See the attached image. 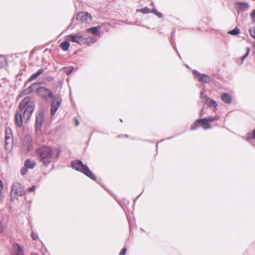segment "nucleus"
Returning <instances> with one entry per match:
<instances>
[{"instance_id": "1", "label": "nucleus", "mask_w": 255, "mask_h": 255, "mask_svg": "<svg viewBox=\"0 0 255 255\" xmlns=\"http://www.w3.org/2000/svg\"><path fill=\"white\" fill-rule=\"evenodd\" d=\"M34 104L29 97H26L20 103L18 110L15 115L16 126L21 127L23 122H27L30 119L33 111Z\"/></svg>"}, {"instance_id": "2", "label": "nucleus", "mask_w": 255, "mask_h": 255, "mask_svg": "<svg viewBox=\"0 0 255 255\" xmlns=\"http://www.w3.org/2000/svg\"><path fill=\"white\" fill-rule=\"evenodd\" d=\"M37 153L39 161L45 165L56 160L60 154L58 150L57 153L55 154L54 150L50 146H42L37 148Z\"/></svg>"}, {"instance_id": "3", "label": "nucleus", "mask_w": 255, "mask_h": 255, "mask_svg": "<svg viewBox=\"0 0 255 255\" xmlns=\"http://www.w3.org/2000/svg\"><path fill=\"white\" fill-rule=\"evenodd\" d=\"M72 167L73 169L83 173L84 174L95 180L96 176L90 171L89 168L84 165L81 160H77L72 162Z\"/></svg>"}, {"instance_id": "4", "label": "nucleus", "mask_w": 255, "mask_h": 255, "mask_svg": "<svg viewBox=\"0 0 255 255\" xmlns=\"http://www.w3.org/2000/svg\"><path fill=\"white\" fill-rule=\"evenodd\" d=\"M25 193V191L20 183L15 182L13 184L10 191V197L12 200L18 199L19 196H22Z\"/></svg>"}, {"instance_id": "5", "label": "nucleus", "mask_w": 255, "mask_h": 255, "mask_svg": "<svg viewBox=\"0 0 255 255\" xmlns=\"http://www.w3.org/2000/svg\"><path fill=\"white\" fill-rule=\"evenodd\" d=\"M5 148L6 150L10 149L13 144L11 129L10 128H6L5 130Z\"/></svg>"}, {"instance_id": "6", "label": "nucleus", "mask_w": 255, "mask_h": 255, "mask_svg": "<svg viewBox=\"0 0 255 255\" xmlns=\"http://www.w3.org/2000/svg\"><path fill=\"white\" fill-rule=\"evenodd\" d=\"M77 19L82 23H89L91 22L92 17L87 12L80 11L77 14Z\"/></svg>"}, {"instance_id": "7", "label": "nucleus", "mask_w": 255, "mask_h": 255, "mask_svg": "<svg viewBox=\"0 0 255 255\" xmlns=\"http://www.w3.org/2000/svg\"><path fill=\"white\" fill-rule=\"evenodd\" d=\"M192 73L194 78L201 83H207L210 81V77L206 74H201L195 70H193Z\"/></svg>"}, {"instance_id": "8", "label": "nucleus", "mask_w": 255, "mask_h": 255, "mask_svg": "<svg viewBox=\"0 0 255 255\" xmlns=\"http://www.w3.org/2000/svg\"><path fill=\"white\" fill-rule=\"evenodd\" d=\"M37 92L39 95L44 98L45 100L53 98L52 92L48 89L44 87H40L37 89Z\"/></svg>"}, {"instance_id": "9", "label": "nucleus", "mask_w": 255, "mask_h": 255, "mask_svg": "<svg viewBox=\"0 0 255 255\" xmlns=\"http://www.w3.org/2000/svg\"><path fill=\"white\" fill-rule=\"evenodd\" d=\"M53 98L51 110V114L52 116L55 114L56 112L60 106L62 101L61 97L60 95H56L53 97Z\"/></svg>"}, {"instance_id": "10", "label": "nucleus", "mask_w": 255, "mask_h": 255, "mask_svg": "<svg viewBox=\"0 0 255 255\" xmlns=\"http://www.w3.org/2000/svg\"><path fill=\"white\" fill-rule=\"evenodd\" d=\"M44 115L42 112H39L36 116V130H40L41 128L43 121L44 120Z\"/></svg>"}, {"instance_id": "11", "label": "nucleus", "mask_w": 255, "mask_h": 255, "mask_svg": "<svg viewBox=\"0 0 255 255\" xmlns=\"http://www.w3.org/2000/svg\"><path fill=\"white\" fill-rule=\"evenodd\" d=\"M68 40L77 43H80L85 40L84 37L82 35L78 34L69 35L68 36Z\"/></svg>"}, {"instance_id": "12", "label": "nucleus", "mask_w": 255, "mask_h": 255, "mask_svg": "<svg viewBox=\"0 0 255 255\" xmlns=\"http://www.w3.org/2000/svg\"><path fill=\"white\" fill-rule=\"evenodd\" d=\"M13 248L15 250L13 255H24V251L19 244H14L13 245Z\"/></svg>"}, {"instance_id": "13", "label": "nucleus", "mask_w": 255, "mask_h": 255, "mask_svg": "<svg viewBox=\"0 0 255 255\" xmlns=\"http://www.w3.org/2000/svg\"><path fill=\"white\" fill-rule=\"evenodd\" d=\"M44 72L42 69H39L36 73L32 74L28 79V81L30 82L36 79L39 76L41 75Z\"/></svg>"}, {"instance_id": "14", "label": "nucleus", "mask_w": 255, "mask_h": 255, "mask_svg": "<svg viewBox=\"0 0 255 255\" xmlns=\"http://www.w3.org/2000/svg\"><path fill=\"white\" fill-rule=\"evenodd\" d=\"M35 165V162L30 159H27L24 162V166L27 168L33 169Z\"/></svg>"}, {"instance_id": "15", "label": "nucleus", "mask_w": 255, "mask_h": 255, "mask_svg": "<svg viewBox=\"0 0 255 255\" xmlns=\"http://www.w3.org/2000/svg\"><path fill=\"white\" fill-rule=\"evenodd\" d=\"M222 100L227 104H230L232 101L231 95L228 93H224L221 96Z\"/></svg>"}, {"instance_id": "16", "label": "nucleus", "mask_w": 255, "mask_h": 255, "mask_svg": "<svg viewBox=\"0 0 255 255\" xmlns=\"http://www.w3.org/2000/svg\"><path fill=\"white\" fill-rule=\"evenodd\" d=\"M100 27L99 26L93 27L86 29L87 32H91L94 35H98Z\"/></svg>"}, {"instance_id": "17", "label": "nucleus", "mask_w": 255, "mask_h": 255, "mask_svg": "<svg viewBox=\"0 0 255 255\" xmlns=\"http://www.w3.org/2000/svg\"><path fill=\"white\" fill-rule=\"evenodd\" d=\"M70 46V43L68 41H65L62 42L60 45V48L64 51H67Z\"/></svg>"}, {"instance_id": "18", "label": "nucleus", "mask_w": 255, "mask_h": 255, "mask_svg": "<svg viewBox=\"0 0 255 255\" xmlns=\"http://www.w3.org/2000/svg\"><path fill=\"white\" fill-rule=\"evenodd\" d=\"M203 121V119H199L197 120L195 122H194L191 126L190 129L191 130H195L196 129L199 127V124L201 123V122Z\"/></svg>"}, {"instance_id": "19", "label": "nucleus", "mask_w": 255, "mask_h": 255, "mask_svg": "<svg viewBox=\"0 0 255 255\" xmlns=\"http://www.w3.org/2000/svg\"><path fill=\"white\" fill-rule=\"evenodd\" d=\"M207 102H208V105L209 107H213L214 108H216L217 106V103L213 100L210 99L208 97H207Z\"/></svg>"}, {"instance_id": "20", "label": "nucleus", "mask_w": 255, "mask_h": 255, "mask_svg": "<svg viewBox=\"0 0 255 255\" xmlns=\"http://www.w3.org/2000/svg\"><path fill=\"white\" fill-rule=\"evenodd\" d=\"M239 5V7L242 10H245L248 8V4L245 2H239L237 4Z\"/></svg>"}, {"instance_id": "21", "label": "nucleus", "mask_w": 255, "mask_h": 255, "mask_svg": "<svg viewBox=\"0 0 255 255\" xmlns=\"http://www.w3.org/2000/svg\"><path fill=\"white\" fill-rule=\"evenodd\" d=\"M201 125H202V127L204 128V129H209V128H211V125H210V124L207 121H202L201 122Z\"/></svg>"}, {"instance_id": "22", "label": "nucleus", "mask_w": 255, "mask_h": 255, "mask_svg": "<svg viewBox=\"0 0 255 255\" xmlns=\"http://www.w3.org/2000/svg\"><path fill=\"white\" fill-rule=\"evenodd\" d=\"M203 121H206L208 122H214L216 120H217L218 119V117L215 116V117H210L202 119Z\"/></svg>"}, {"instance_id": "23", "label": "nucleus", "mask_w": 255, "mask_h": 255, "mask_svg": "<svg viewBox=\"0 0 255 255\" xmlns=\"http://www.w3.org/2000/svg\"><path fill=\"white\" fill-rule=\"evenodd\" d=\"M73 70V67L72 66H69L68 67H64L63 68L64 72L66 73L67 75L70 74Z\"/></svg>"}, {"instance_id": "24", "label": "nucleus", "mask_w": 255, "mask_h": 255, "mask_svg": "<svg viewBox=\"0 0 255 255\" xmlns=\"http://www.w3.org/2000/svg\"><path fill=\"white\" fill-rule=\"evenodd\" d=\"M7 57L4 55H0V64L7 63Z\"/></svg>"}, {"instance_id": "25", "label": "nucleus", "mask_w": 255, "mask_h": 255, "mask_svg": "<svg viewBox=\"0 0 255 255\" xmlns=\"http://www.w3.org/2000/svg\"><path fill=\"white\" fill-rule=\"evenodd\" d=\"M232 35H237L240 33V29L238 28H235L234 29L229 32Z\"/></svg>"}, {"instance_id": "26", "label": "nucleus", "mask_w": 255, "mask_h": 255, "mask_svg": "<svg viewBox=\"0 0 255 255\" xmlns=\"http://www.w3.org/2000/svg\"><path fill=\"white\" fill-rule=\"evenodd\" d=\"M249 32L252 37L255 38V27H252L249 30Z\"/></svg>"}, {"instance_id": "27", "label": "nucleus", "mask_w": 255, "mask_h": 255, "mask_svg": "<svg viewBox=\"0 0 255 255\" xmlns=\"http://www.w3.org/2000/svg\"><path fill=\"white\" fill-rule=\"evenodd\" d=\"M140 11L143 13H148L150 12V8L147 7H144L140 9Z\"/></svg>"}, {"instance_id": "28", "label": "nucleus", "mask_w": 255, "mask_h": 255, "mask_svg": "<svg viewBox=\"0 0 255 255\" xmlns=\"http://www.w3.org/2000/svg\"><path fill=\"white\" fill-rule=\"evenodd\" d=\"M250 16L252 19V21L254 23H255V9L252 10L250 14Z\"/></svg>"}, {"instance_id": "29", "label": "nucleus", "mask_w": 255, "mask_h": 255, "mask_svg": "<svg viewBox=\"0 0 255 255\" xmlns=\"http://www.w3.org/2000/svg\"><path fill=\"white\" fill-rule=\"evenodd\" d=\"M27 169L28 168L25 167V166H24V167L22 168L20 171V173H21V175H24L25 174H26L27 173Z\"/></svg>"}, {"instance_id": "30", "label": "nucleus", "mask_w": 255, "mask_h": 255, "mask_svg": "<svg viewBox=\"0 0 255 255\" xmlns=\"http://www.w3.org/2000/svg\"><path fill=\"white\" fill-rule=\"evenodd\" d=\"M127 252V249L124 248H123L120 252V255H125Z\"/></svg>"}, {"instance_id": "31", "label": "nucleus", "mask_w": 255, "mask_h": 255, "mask_svg": "<svg viewBox=\"0 0 255 255\" xmlns=\"http://www.w3.org/2000/svg\"><path fill=\"white\" fill-rule=\"evenodd\" d=\"M35 188L36 186L35 185H33L29 188V191L30 192H32L35 190Z\"/></svg>"}, {"instance_id": "32", "label": "nucleus", "mask_w": 255, "mask_h": 255, "mask_svg": "<svg viewBox=\"0 0 255 255\" xmlns=\"http://www.w3.org/2000/svg\"><path fill=\"white\" fill-rule=\"evenodd\" d=\"M4 229V226L2 223L0 222V234L2 232Z\"/></svg>"}, {"instance_id": "33", "label": "nucleus", "mask_w": 255, "mask_h": 255, "mask_svg": "<svg viewBox=\"0 0 255 255\" xmlns=\"http://www.w3.org/2000/svg\"><path fill=\"white\" fill-rule=\"evenodd\" d=\"M31 236L33 240H36V236L34 234V233L32 232Z\"/></svg>"}, {"instance_id": "34", "label": "nucleus", "mask_w": 255, "mask_h": 255, "mask_svg": "<svg viewBox=\"0 0 255 255\" xmlns=\"http://www.w3.org/2000/svg\"><path fill=\"white\" fill-rule=\"evenodd\" d=\"M249 51H250V50H249V49H248L247 53L242 57V60L243 59H244L248 55V54L249 53Z\"/></svg>"}, {"instance_id": "35", "label": "nucleus", "mask_w": 255, "mask_h": 255, "mask_svg": "<svg viewBox=\"0 0 255 255\" xmlns=\"http://www.w3.org/2000/svg\"><path fill=\"white\" fill-rule=\"evenodd\" d=\"M47 80L49 81H50L53 80V78L52 77L49 76L47 78Z\"/></svg>"}, {"instance_id": "36", "label": "nucleus", "mask_w": 255, "mask_h": 255, "mask_svg": "<svg viewBox=\"0 0 255 255\" xmlns=\"http://www.w3.org/2000/svg\"><path fill=\"white\" fill-rule=\"evenodd\" d=\"M2 182L0 180V191H1L2 189Z\"/></svg>"}, {"instance_id": "37", "label": "nucleus", "mask_w": 255, "mask_h": 255, "mask_svg": "<svg viewBox=\"0 0 255 255\" xmlns=\"http://www.w3.org/2000/svg\"><path fill=\"white\" fill-rule=\"evenodd\" d=\"M253 136L254 138H255V129L254 130V131L253 132Z\"/></svg>"}, {"instance_id": "38", "label": "nucleus", "mask_w": 255, "mask_h": 255, "mask_svg": "<svg viewBox=\"0 0 255 255\" xmlns=\"http://www.w3.org/2000/svg\"><path fill=\"white\" fill-rule=\"evenodd\" d=\"M1 199H2V195H1V191H0V201L1 200Z\"/></svg>"}, {"instance_id": "39", "label": "nucleus", "mask_w": 255, "mask_h": 255, "mask_svg": "<svg viewBox=\"0 0 255 255\" xmlns=\"http://www.w3.org/2000/svg\"><path fill=\"white\" fill-rule=\"evenodd\" d=\"M76 125L78 126L79 125V122L77 120H76Z\"/></svg>"}, {"instance_id": "40", "label": "nucleus", "mask_w": 255, "mask_h": 255, "mask_svg": "<svg viewBox=\"0 0 255 255\" xmlns=\"http://www.w3.org/2000/svg\"><path fill=\"white\" fill-rule=\"evenodd\" d=\"M30 148H31V145L30 146H28V147H27V150H29L30 149Z\"/></svg>"}, {"instance_id": "41", "label": "nucleus", "mask_w": 255, "mask_h": 255, "mask_svg": "<svg viewBox=\"0 0 255 255\" xmlns=\"http://www.w3.org/2000/svg\"><path fill=\"white\" fill-rule=\"evenodd\" d=\"M254 39H255V41H254V46L255 48V38Z\"/></svg>"}, {"instance_id": "42", "label": "nucleus", "mask_w": 255, "mask_h": 255, "mask_svg": "<svg viewBox=\"0 0 255 255\" xmlns=\"http://www.w3.org/2000/svg\"><path fill=\"white\" fill-rule=\"evenodd\" d=\"M202 113H203V109H202V110L201 111V114H200L201 115Z\"/></svg>"}, {"instance_id": "43", "label": "nucleus", "mask_w": 255, "mask_h": 255, "mask_svg": "<svg viewBox=\"0 0 255 255\" xmlns=\"http://www.w3.org/2000/svg\"><path fill=\"white\" fill-rule=\"evenodd\" d=\"M158 15L159 16H160L161 15V13H159V14H158Z\"/></svg>"}, {"instance_id": "44", "label": "nucleus", "mask_w": 255, "mask_h": 255, "mask_svg": "<svg viewBox=\"0 0 255 255\" xmlns=\"http://www.w3.org/2000/svg\"><path fill=\"white\" fill-rule=\"evenodd\" d=\"M202 94H203V93H201V97H202Z\"/></svg>"}, {"instance_id": "45", "label": "nucleus", "mask_w": 255, "mask_h": 255, "mask_svg": "<svg viewBox=\"0 0 255 255\" xmlns=\"http://www.w3.org/2000/svg\"><path fill=\"white\" fill-rule=\"evenodd\" d=\"M120 121L122 122L123 120L122 119H120Z\"/></svg>"}]
</instances>
